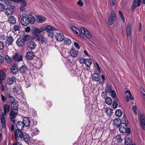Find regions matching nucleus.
<instances>
[{
	"mask_svg": "<svg viewBox=\"0 0 145 145\" xmlns=\"http://www.w3.org/2000/svg\"><path fill=\"white\" fill-rule=\"evenodd\" d=\"M56 30L55 28L50 25L46 26H43L39 29L37 27H34L33 28L32 33L35 36L37 37L38 35V33H40L44 31H46L48 36L52 38L54 35L53 31Z\"/></svg>",
	"mask_w": 145,
	"mask_h": 145,
	"instance_id": "f257e3e1",
	"label": "nucleus"
},
{
	"mask_svg": "<svg viewBox=\"0 0 145 145\" xmlns=\"http://www.w3.org/2000/svg\"><path fill=\"white\" fill-rule=\"evenodd\" d=\"M35 22V19L32 15H28L27 16H23L21 18V23L23 26H27L29 24H33Z\"/></svg>",
	"mask_w": 145,
	"mask_h": 145,
	"instance_id": "f03ea898",
	"label": "nucleus"
},
{
	"mask_svg": "<svg viewBox=\"0 0 145 145\" xmlns=\"http://www.w3.org/2000/svg\"><path fill=\"white\" fill-rule=\"evenodd\" d=\"M116 19V14L114 11H112L110 14V16L108 18V22L110 25H112L114 21Z\"/></svg>",
	"mask_w": 145,
	"mask_h": 145,
	"instance_id": "7ed1b4c3",
	"label": "nucleus"
},
{
	"mask_svg": "<svg viewBox=\"0 0 145 145\" xmlns=\"http://www.w3.org/2000/svg\"><path fill=\"white\" fill-rule=\"evenodd\" d=\"M140 118L141 127L143 130H145V115L143 114H140L139 115Z\"/></svg>",
	"mask_w": 145,
	"mask_h": 145,
	"instance_id": "20e7f679",
	"label": "nucleus"
},
{
	"mask_svg": "<svg viewBox=\"0 0 145 145\" xmlns=\"http://www.w3.org/2000/svg\"><path fill=\"white\" fill-rule=\"evenodd\" d=\"M21 129H17L14 131V135L15 136V139L22 138L24 137L23 133L21 131Z\"/></svg>",
	"mask_w": 145,
	"mask_h": 145,
	"instance_id": "39448f33",
	"label": "nucleus"
},
{
	"mask_svg": "<svg viewBox=\"0 0 145 145\" xmlns=\"http://www.w3.org/2000/svg\"><path fill=\"white\" fill-rule=\"evenodd\" d=\"M119 128L120 131L121 133H124L127 132V133H129L130 129L129 128L127 129V127L126 125L121 124Z\"/></svg>",
	"mask_w": 145,
	"mask_h": 145,
	"instance_id": "423d86ee",
	"label": "nucleus"
},
{
	"mask_svg": "<svg viewBox=\"0 0 145 145\" xmlns=\"http://www.w3.org/2000/svg\"><path fill=\"white\" fill-rule=\"evenodd\" d=\"M55 37L56 40L59 42L62 41L64 39L63 34L62 33L60 32L56 33Z\"/></svg>",
	"mask_w": 145,
	"mask_h": 145,
	"instance_id": "0eeeda50",
	"label": "nucleus"
},
{
	"mask_svg": "<svg viewBox=\"0 0 145 145\" xmlns=\"http://www.w3.org/2000/svg\"><path fill=\"white\" fill-rule=\"evenodd\" d=\"M131 25L130 23L127 24L126 28V34L127 37L131 36L132 33Z\"/></svg>",
	"mask_w": 145,
	"mask_h": 145,
	"instance_id": "6e6552de",
	"label": "nucleus"
},
{
	"mask_svg": "<svg viewBox=\"0 0 145 145\" xmlns=\"http://www.w3.org/2000/svg\"><path fill=\"white\" fill-rule=\"evenodd\" d=\"M37 37V39L39 42L42 43H46L47 41V39L46 38L44 37L42 35H38Z\"/></svg>",
	"mask_w": 145,
	"mask_h": 145,
	"instance_id": "1a4fd4ad",
	"label": "nucleus"
},
{
	"mask_svg": "<svg viewBox=\"0 0 145 145\" xmlns=\"http://www.w3.org/2000/svg\"><path fill=\"white\" fill-rule=\"evenodd\" d=\"M12 58L15 61L19 62L22 60V57L21 55H19L18 53H16L13 55Z\"/></svg>",
	"mask_w": 145,
	"mask_h": 145,
	"instance_id": "9d476101",
	"label": "nucleus"
},
{
	"mask_svg": "<svg viewBox=\"0 0 145 145\" xmlns=\"http://www.w3.org/2000/svg\"><path fill=\"white\" fill-rule=\"evenodd\" d=\"M14 41V39L13 37L10 35L8 36L6 40V45L8 46L11 45Z\"/></svg>",
	"mask_w": 145,
	"mask_h": 145,
	"instance_id": "9b49d317",
	"label": "nucleus"
},
{
	"mask_svg": "<svg viewBox=\"0 0 145 145\" xmlns=\"http://www.w3.org/2000/svg\"><path fill=\"white\" fill-rule=\"evenodd\" d=\"M36 45V43L33 41H29L27 44L29 48L31 50L34 49L35 48Z\"/></svg>",
	"mask_w": 145,
	"mask_h": 145,
	"instance_id": "f8f14e48",
	"label": "nucleus"
},
{
	"mask_svg": "<svg viewBox=\"0 0 145 145\" xmlns=\"http://www.w3.org/2000/svg\"><path fill=\"white\" fill-rule=\"evenodd\" d=\"M16 43L19 47L23 46L25 44V42L22 38H19L16 40Z\"/></svg>",
	"mask_w": 145,
	"mask_h": 145,
	"instance_id": "ddd939ff",
	"label": "nucleus"
},
{
	"mask_svg": "<svg viewBox=\"0 0 145 145\" xmlns=\"http://www.w3.org/2000/svg\"><path fill=\"white\" fill-rule=\"evenodd\" d=\"M10 106L6 104H5L4 106L3 107V111L4 113H2V115H3V116H6L7 114L10 110Z\"/></svg>",
	"mask_w": 145,
	"mask_h": 145,
	"instance_id": "4468645a",
	"label": "nucleus"
},
{
	"mask_svg": "<svg viewBox=\"0 0 145 145\" xmlns=\"http://www.w3.org/2000/svg\"><path fill=\"white\" fill-rule=\"evenodd\" d=\"M71 28L74 33L78 34L80 37H83V35L80 33L79 30L76 27L74 26H72Z\"/></svg>",
	"mask_w": 145,
	"mask_h": 145,
	"instance_id": "2eb2a0df",
	"label": "nucleus"
},
{
	"mask_svg": "<svg viewBox=\"0 0 145 145\" xmlns=\"http://www.w3.org/2000/svg\"><path fill=\"white\" fill-rule=\"evenodd\" d=\"M70 55L72 57H76L78 55V52L74 49H72L69 52Z\"/></svg>",
	"mask_w": 145,
	"mask_h": 145,
	"instance_id": "dca6fc26",
	"label": "nucleus"
},
{
	"mask_svg": "<svg viewBox=\"0 0 145 145\" xmlns=\"http://www.w3.org/2000/svg\"><path fill=\"white\" fill-rule=\"evenodd\" d=\"M140 0H134L133 5L132 7V10H135L137 6H140Z\"/></svg>",
	"mask_w": 145,
	"mask_h": 145,
	"instance_id": "f3484780",
	"label": "nucleus"
},
{
	"mask_svg": "<svg viewBox=\"0 0 145 145\" xmlns=\"http://www.w3.org/2000/svg\"><path fill=\"white\" fill-rule=\"evenodd\" d=\"M13 9L11 7H9L6 9L5 13L7 15L9 16L11 15L13 13Z\"/></svg>",
	"mask_w": 145,
	"mask_h": 145,
	"instance_id": "a211bd4d",
	"label": "nucleus"
},
{
	"mask_svg": "<svg viewBox=\"0 0 145 145\" xmlns=\"http://www.w3.org/2000/svg\"><path fill=\"white\" fill-rule=\"evenodd\" d=\"M30 123V121L29 119L27 117H25L24 118L23 120V123L25 126H29Z\"/></svg>",
	"mask_w": 145,
	"mask_h": 145,
	"instance_id": "6ab92c4d",
	"label": "nucleus"
},
{
	"mask_svg": "<svg viewBox=\"0 0 145 145\" xmlns=\"http://www.w3.org/2000/svg\"><path fill=\"white\" fill-rule=\"evenodd\" d=\"M18 102L14 101L11 103V106L12 109L16 110L18 106Z\"/></svg>",
	"mask_w": 145,
	"mask_h": 145,
	"instance_id": "aec40b11",
	"label": "nucleus"
},
{
	"mask_svg": "<svg viewBox=\"0 0 145 145\" xmlns=\"http://www.w3.org/2000/svg\"><path fill=\"white\" fill-rule=\"evenodd\" d=\"M36 18L37 22L39 23H42L46 20L45 17L42 15L37 16Z\"/></svg>",
	"mask_w": 145,
	"mask_h": 145,
	"instance_id": "412c9836",
	"label": "nucleus"
},
{
	"mask_svg": "<svg viewBox=\"0 0 145 145\" xmlns=\"http://www.w3.org/2000/svg\"><path fill=\"white\" fill-rule=\"evenodd\" d=\"M11 71L13 74H16L18 71V68L17 65L14 64L11 68Z\"/></svg>",
	"mask_w": 145,
	"mask_h": 145,
	"instance_id": "4be33fe9",
	"label": "nucleus"
},
{
	"mask_svg": "<svg viewBox=\"0 0 145 145\" xmlns=\"http://www.w3.org/2000/svg\"><path fill=\"white\" fill-rule=\"evenodd\" d=\"M27 70V67L25 65H23L20 68L19 71L22 74H25L26 73Z\"/></svg>",
	"mask_w": 145,
	"mask_h": 145,
	"instance_id": "5701e85b",
	"label": "nucleus"
},
{
	"mask_svg": "<svg viewBox=\"0 0 145 145\" xmlns=\"http://www.w3.org/2000/svg\"><path fill=\"white\" fill-rule=\"evenodd\" d=\"M114 125L117 127L119 126L121 124V120L120 118H118L115 119L114 120Z\"/></svg>",
	"mask_w": 145,
	"mask_h": 145,
	"instance_id": "b1692460",
	"label": "nucleus"
},
{
	"mask_svg": "<svg viewBox=\"0 0 145 145\" xmlns=\"http://www.w3.org/2000/svg\"><path fill=\"white\" fill-rule=\"evenodd\" d=\"M35 65L37 69H39L42 66V61L40 59H38L36 61Z\"/></svg>",
	"mask_w": 145,
	"mask_h": 145,
	"instance_id": "393cba45",
	"label": "nucleus"
},
{
	"mask_svg": "<svg viewBox=\"0 0 145 145\" xmlns=\"http://www.w3.org/2000/svg\"><path fill=\"white\" fill-rule=\"evenodd\" d=\"M34 54L33 52H29L27 54L26 58L28 60H31L33 59Z\"/></svg>",
	"mask_w": 145,
	"mask_h": 145,
	"instance_id": "a878e982",
	"label": "nucleus"
},
{
	"mask_svg": "<svg viewBox=\"0 0 145 145\" xmlns=\"http://www.w3.org/2000/svg\"><path fill=\"white\" fill-rule=\"evenodd\" d=\"M8 21L9 23L13 24H15L16 22L15 18L12 16L9 17Z\"/></svg>",
	"mask_w": 145,
	"mask_h": 145,
	"instance_id": "bb28decb",
	"label": "nucleus"
},
{
	"mask_svg": "<svg viewBox=\"0 0 145 145\" xmlns=\"http://www.w3.org/2000/svg\"><path fill=\"white\" fill-rule=\"evenodd\" d=\"M5 76L3 72L0 70V83L1 84L3 83V80L5 78Z\"/></svg>",
	"mask_w": 145,
	"mask_h": 145,
	"instance_id": "cd10ccee",
	"label": "nucleus"
},
{
	"mask_svg": "<svg viewBox=\"0 0 145 145\" xmlns=\"http://www.w3.org/2000/svg\"><path fill=\"white\" fill-rule=\"evenodd\" d=\"M10 115L11 119L14 118L16 117L17 115V111L15 110L14 111L12 109L11 110Z\"/></svg>",
	"mask_w": 145,
	"mask_h": 145,
	"instance_id": "c85d7f7f",
	"label": "nucleus"
},
{
	"mask_svg": "<svg viewBox=\"0 0 145 145\" xmlns=\"http://www.w3.org/2000/svg\"><path fill=\"white\" fill-rule=\"evenodd\" d=\"M92 63V61L90 59H85L84 60V64L88 67L90 66Z\"/></svg>",
	"mask_w": 145,
	"mask_h": 145,
	"instance_id": "c756f323",
	"label": "nucleus"
},
{
	"mask_svg": "<svg viewBox=\"0 0 145 145\" xmlns=\"http://www.w3.org/2000/svg\"><path fill=\"white\" fill-rule=\"evenodd\" d=\"M17 127L18 129H21L22 130L24 128V125L22 122H18L16 124Z\"/></svg>",
	"mask_w": 145,
	"mask_h": 145,
	"instance_id": "7c9ffc66",
	"label": "nucleus"
},
{
	"mask_svg": "<svg viewBox=\"0 0 145 145\" xmlns=\"http://www.w3.org/2000/svg\"><path fill=\"white\" fill-rule=\"evenodd\" d=\"M92 78L95 81H98L100 79L99 76L98 74L97 73H94L92 75Z\"/></svg>",
	"mask_w": 145,
	"mask_h": 145,
	"instance_id": "2f4dec72",
	"label": "nucleus"
},
{
	"mask_svg": "<svg viewBox=\"0 0 145 145\" xmlns=\"http://www.w3.org/2000/svg\"><path fill=\"white\" fill-rule=\"evenodd\" d=\"M105 91L106 92L108 93H110L112 91L111 86L108 84H107L106 85V87L105 88Z\"/></svg>",
	"mask_w": 145,
	"mask_h": 145,
	"instance_id": "473e14b6",
	"label": "nucleus"
},
{
	"mask_svg": "<svg viewBox=\"0 0 145 145\" xmlns=\"http://www.w3.org/2000/svg\"><path fill=\"white\" fill-rule=\"evenodd\" d=\"M125 145H131L132 144L131 139L128 137L125 138Z\"/></svg>",
	"mask_w": 145,
	"mask_h": 145,
	"instance_id": "72a5a7b5",
	"label": "nucleus"
},
{
	"mask_svg": "<svg viewBox=\"0 0 145 145\" xmlns=\"http://www.w3.org/2000/svg\"><path fill=\"white\" fill-rule=\"evenodd\" d=\"M20 24H16L14 25L12 28V30L13 31L16 32L19 30L20 29Z\"/></svg>",
	"mask_w": 145,
	"mask_h": 145,
	"instance_id": "f704fd0d",
	"label": "nucleus"
},
{
	"mask_svg": "<svg viewBox=\"0 0 145 145\" xmlns=\"http://www.w3.org/2000/svg\"><path fill=\"white\" fill-rule=\"evenodd\" d=\"M106 103L109 105H111L112 103V100L111 98L109 97H107L105 100Z\"/></svg>",
	"mask_w": 145,
	"mask_h": 145,
	"instance_id": "c9c22d12",
	"label": "nucleus"
},
{
	"mask_svg": "<svg viewBox=\"0 0 145 145\" xmlns=\"http://www.w3.org/2000/svg\"><path fill=\"white\" fill-rule=\"evenodd\" d=\"M122 111L120 109L117 110L115 112V114L116 116L118 117H120L122 114Z\"/></svg>",
	"mask_w": 145,
	"mask_h": 145,
	"instance_id": "e433bc0d",
	"label": "nucleus"
},
{
	"mask_svg": "<svg viewBox=\"0 0 145 145\" xmlns=\"http://www.w3.org/2000/svg\"><path fill=\"white\" fill-rule=\"evenodd\" d=\"M24 141L27 143H28L29 141L30 138L29 135L27 134H25L24 135Z\"/></svg>",
	"mask_w": 145,
	"mask_h": 145,
	"instance_id": "4c0bfd02",
	"label": "nucleus"
},
{
	"mask_svg": "<svg viewBox=\"0 0 145 145\" xmlns=\"http://www.w3.org/2000/svg\"><path fill=\"white\" fill-rule=\"evenodd\" d=\"M84 34L88 39H90L92 37L91 33L88 30L86 31L85 34L84 33Z\"/></svg>",
	"mask_w": 145,
	"mask_h": 145,
	"instance_id": "58836bf2",
	"label": "nucleus"
},
{
	"mask_svg": "<svg viewBox=\"0 0 145 145\" xmlns=\"http://www.w3.org/2000/svg\"><path fill=\"white\" fill-rule=\"evenodd\" d=\"M64 43L66 45H69L71 43V41L69 39L66 38L65 39Z\"/></svg>",
	"mask_w": 145,
	"mask_h": 145,
	"instance_id": "ea45409f",
	"label": "nucleus"
},
{
	"mask_svg": "<svg viewBox=\"0 0 145 145\" xmlns=\"http://www.w3.org/2000/svg\"><path fill=\"white\" fill-rule=\"evenodd\" d=\"M105 112L106 113L107 115L109 116H111L112 115V110L110 108H108L106 110Z\"/></svg>",
	"mask_w": 145,
	"mask_h": 145,
	"instance_id": "a19ab883",
	"label": "nucleus"
},
{
	"mask_svg": "<svg viewBox=\"0 0 145 145\" xmlns=\"http://www.w3.org/2000/svg\"><path fill=\"white\" fill-rule=\"evenodd\" d=\"M119 14L120 17L121 18L123 22L124 23L125 22V18L121 10H119Z\"/></svg>",
	"mask_w": 145,
	"mask_h": 145,
	"instance_id": "79ce46f5",
	"label": "nucleus"
},
{
	"mask_svg": "<svg viewBox=\"0 0 145 145\" xmlns=\"http://www.w3.org/2000/svg\"><path fill=\"white\" fill-rule=\"evenodd\" d=\"M13 145H22L21 143L20 142V139H17L16 140L15 139Z\"/></svg>",
	"mask_w": 145,
	"mask_h": 145,
	"instance_id": "37998d69",
	"label": "nucleus"
},
{
	"mask_svg": "<svg viewBox=\"0 0 145 145\" xmlns=\"http://www.w3.org/2000/svg\"><path fill=\"white\" fill-rule=\"evenodd\" d=\"M5 58L6 61L8 63H10L12 61V59L7 55H6L5 56Z\"/></svg>",
	"mask_w": 145,
	"mask_h": 145,
	"instance_id": "c03bdc74",
	"label": "nucleus"
},
{
	"mask_svg": "<svg viewBox=\"0 0 145 145\" xmlns=\"http://www.w3.org/2000/svg\"><path fill=\"white\" fill-rule=\"evenodd\" d=\"M30 38V36L29 35H25L23 36L22 39L25 42V41H27Z\"/></svg>",
	"mask_w": 145,
	"mask_h": 145,
	"instance_id": "a18cd8bd",
	"label": "nucleus"
},
{
	"mask_svg": "<svg viewBox=\"0 0 145 145\" xmlns=\"http://www.w3.org/2000/svg\"><path fill=\"white\" fill-rule=\"evenodd\" d=\"M125 93H128V94L129 95V98L131 100H133L134 99V98L133 97L132 95L131 92L129 90H127L125 92Z\"/></svg>",
	"mask_w": 145,
	"mask_h": 145,
	"instance_id": "49530a36",
	"label": "nucleus"
},
{
	"mask_svg": "<svg viewBox=\"0 0 145 145\" xmlns=\"http://www.w3.org/2000/svg\"><path fill=\"white\" fill-rule=\"evenodd\" d=\"M14 80L12 78H9L7 80V84H12L14 82Z\"/></svg>",
	"mask_w": 145,
	"mask_h": 145,
	"instance_id": "de8ad7c7",
	"label": "nucleus"
},
{
	"mask_svg": "<svg viewBox=\"0 0 145 145\" xmlns=\"http://www.w3.org/2000/svg\"><path fill=\"white\" fill-rule=\"evenodd\" d=\"M114 139H116V141L118 142H119L122 141L121 137L120 135L116 136V137L114 138Z\"/></svg>",
	"mask_w": 145,
	"mask_h": 145,
	"instance_id": "09e8293b",
	"label": "nucleus"
},
{
	"mask_svg": "<svg viewBox=\"0 0 145 145\" xmlns=\"http://www.w3.org/2000/svg\"><path fill=\"white\" fill-rule=\"evenodd\" d=\"M34 134L35 135H36L38 134L39 133V131L38 129L37 128H35L32 130Z\"/></svg>",
	"mask_w": 145,
	"mask_h": 145,
	"instance_id": "8fccbe9b",
	"label": "nucleus"
},
{
	"mask_svg": "<svg viewBox=\"0 0 145 145\" xmlns=\"http://www.w3.org/2000/svg\"><path fill=\"white\" fill-rule=\"evenodd\" d=\"M16 3L21 2L23 3V5H25V6L27 5V3L26 0H16Z\"/></svg>",
	"mask_w": 145,
	"mask_h": 145,
	"instance_id": "3c124183",
	"label": "nucleus"
},
{
	"mask_svg": "<svg viewBox=\"0 0 145 145\" xmlns=\"http://www.w3.org/2000/svg\"><path fill=\"white\" fill-rule=\"evenodd\" d=\"M5 8V5L3 3H0V11H3Z\"/></svg>",
	"mask_w": 145,
	"mask_h": 145,
	"instance_id": "603ef678",
	"label": "nucleus"
},
{
	"mask_svg": "<svg viewBox=\"0 0 145 145\" xmlns=\"http://www.w3.org/2000/svg\"><path fill=\"white\" fill-rule=\"evenodd\" d=\"M4 116H3V115H2V116L1 117V123H6Z\"/></svg>",
	"mask_w": 145,
	"mask_h": 145,
	"instance_id": "864d4df0",
	"label": "nucleus"
},
{
	"mask_svg": "<svg viewBox=\"0 0 145 145\" xmlns=\"http://www.w3.org/2000/svg\"><path fill=\"white\" fill-rule=\"evenodd\" d=\"M124 120L123 121V122L122 123H121V124L125 125L127 126V125L128 124V122L124 118Z\"/></svg>",
	"mask_w": 145,
	"mask_h": 145,
	"instance_id": "5fc2aeb1",
	"label": "nucleus"
},
{
	"mask_svg": "<svg viewBox=\"0 0 145 145\" xmlns=\"http://www.w3.org/2000/svg\"><path fill=\"white\" fill-rule=\"evenodd\" d=\"M22 4L21 5L20 7V10L21 11H24L25 10V7L26 6Z\"/></svg>",
	"mask_w": 145,
	"mask_h": 145,
	"instance_id": "6e6d98bb",
	"label": "nucleus"
},
{
	"mask_svg": "<svg viewBox=\"0 0 145 145\" xmlns=\"http://www.w3.org/2000/svg\"><path fill=\"white\" fill-rule=\"evenodd\" d=\"M78 60L79 62L81 63H82L83 62L84 63V58L82 57H80L78 59Z\"/></svg>",
	"mask_w": 145,
	"mask_h": 145,
	"instance_id": "4d7b16f0",
	"label": "nucleus"
},
{
	"mask_svg": "<svg viewBox=\"0 0 145 145\" xmlns=\"http://www.w3.org/2000/svg\"><path fill=\"white\" fill-rule=\"evenodd\" d=\"M118 103L116 101H114L113 103V107L114 109L116 108L118 106Z\"/></svg>",
	"mask_w": 145,
	"mask_h": 145,
	"instance_id": "13d9d810",
	"label": "nucleus"
},
{
	"mask_svg": "<svg viewBox=\"0 0 145 145\" xmlns=\"http://www.w3.org/2000/svg\"><path fill=\"white\" fill-rule=\"evenodd\" d=\"M1 98L2 100L4 102L7 101V99L5 96H4L3 94L1 95Z\"/></svg>",
	"mask_w": 145,
	"mask_h": 145,
	"instance_id": "bf43d9fd",
	"label": "nucleus"
},
{
	"mask_svg": "<svg viewBox=\"0 0 145 145\" xmlns=\"http://www.w3.org/2000/svg\"><path fill=\"white\" fill-rule=\"evenodd\" d=\"M110 93H111V96L113 98H115L116 97V94L115 92L114 91H111Z\"/></svg>",
	"mask_w": 145,
	"mask_h": 145,
	"instance_id": "052dcab7",
	"label": "nucleus"
},
{
	"mask_svg": "<svg viewBox=\"0 0 145 145\" xmlns=\"http://www.w3.org/2000/svg\"><path fill=\"white\" fill-rule=\"evenodd\" d=\"M3 1L7 5H8L10 4L11 1L10 0H4Z\"/></svg>",
	"mask_w": 145,
	"mask_h": 145,
	"instance_id": "680f3d73",
	"label": "nucleus"
},
{
	"mask_svg": "<svg viewBox=\"0 0 145 145\" xmlns=\"http://www.w3.org/2000/svg\"><path fill=\"white\" fill-rule=\"evenodd\" d=\"M87 31H88V30L84 27H82L81 29V31L83 34L84 33L85 34V33Z\"/></svg>",
	"mask_w": 145,
	"mask_h": 145,
	"instance_id": "e2e57ef3",
	"label": "nucleus"
},
{
	"mask_svg": "<svg viewBox=\"0 0 145 145\" xmlns=\"http://www.w3.org/2000/svg\"><path fill=\"white\" fill-rule=\"evenodd\" d=\"M95 64H96V66H97V71L99 72H101V70L100 69V68L99 67V65L98 64V63L97 62H95Z\"/></svg>",
	"mask_w": 145,
	"mask_h": 145,
	"instance_id": "0e129e2a",
	"label": "nucleus"
},
{
	"mask_svg": "<svg viewBox=\"0 0 145 145\" xmlns=\"http://www.w3.org/2000/svg\"><path fill=\"white\" fill-rule=\"evenodd\" d=\"M19 91L16 88H14L13 90V92L16 94H18L19 93Z\"/></svg>",
	"mask_w": 145,
	"mask_h": 145,
	"instance_id": "69168bd1",
	"label": "nucleus"
},
{
	"mask_svg": "<svg viewBox=\"0 0 145 145\" xmlns=\"http://www.w3.org/2000/svg\"><path fill=\"white\" fill-rule=\"evenodd\" d=\"M77 4L80 6H82L83 5V3L81 0H79L77 2Z\"/></svg>",
	"mask_w": 145,
	"mask_h": 145,
	"instance_id": "338daca9",
	"label": "nucleus"
},
{
	"mask_svg": "<svg viewBox=\"0 0 145 145\" xmlns=\"http://www.w3.org/2000/svg\"><path fill=\"white\" fill-rule=\"evenodd\" d=\"M4 47V44L1 41H0V50H2Z\"/></svg>",
	"mask_w": 145,
	"mask_h": 145,
	"instance_id": "774afa93",
	"label": "nucleus"
}]
</instances>
